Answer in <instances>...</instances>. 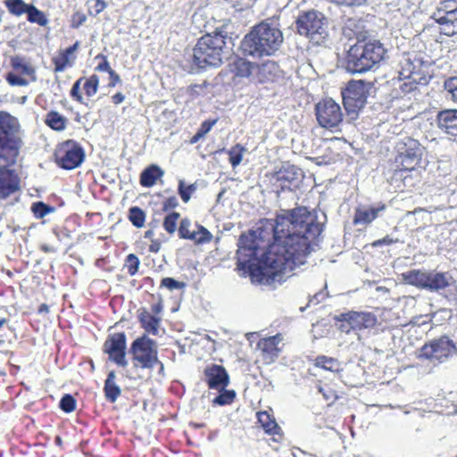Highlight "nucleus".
<instances>
[{
  "label": "nucleus",
  "mask_w": 457,
  "mask_h": 457,
  "mask_svg": "<svg viewBox=\"0 0 457 457\" xmlns=\"http://www.w3.org/2000/svg\"><path fill=\"white\" fill-rule=\"evenodd\" d=\"M79 42L77 41L73 46L68 47L61 54H62L63 55H65L66 57L69 58L70 55L74 54V52L79 48Z\"/></svg>",
  "instance_id": "58"
},
{
  "label": "nucleus",
  "mask_w": 457,
  "mask_h": 457,
  "mask_svg": "<svg viewBox=\"0 0 457 457\" xmlns=\"http://www.w3.org/2000/svg\"><path fill=\"white\" fill-rule=\"evenodd\" d=\"M28 21L33 23H37L40 26H45L47 24L48 20L43 12L38 10L33 4H29V9L27 10Z\"/></svg>",
  "instance_id": "32"
},
{
  "label": "nucleus",
  "mask_w": 457,
  "mask_h": 457,
  "mask_svg": "<svg viewBox=\"0 0 457 457\" xmlns=\"http://www.w3.org/2000/svg\"><path fill=\"white\" fill-rule=\"evenodd\" d=\"M316 117L319 124L326 129H334L343 120L339 104L331 98L324 99L316 104Z\"/></svg>",
  "instance_id": "14"
},
{
  "label": "nucleus",
  "mask_w": 457,
  "mask_h": 457,
  "mask_svg": "<svg viewBox=\"0 0 457 457\" xmlns=\"http://www.w3.org/2000/svg\"><path fill=\"white\" fill-rule=\"evenodd\" d=\"M226 36L222 31L203 36L193 49L194 64L200 69L217 67L222 62Z\"/></svg>",
  "instance_id": "6"
},
{
  "label": "nucleus",
  "mask_w": 457,
  "mask_h": 457,
  "mask_svg": "<svg viewBox=\"0 0 457 457\" xmlns=\"http://www.w3.org/2000/svg\"><path fill=\"white\" fill-rule=\"evenodd\" d=\"M179 205V201L176 196L167 198L163 202V211L168 212L169 210L174 209Z\"/></svg>",
  "instance_id": "55"
},
{
  "label": "nucleus",
  "mask_w": 457,
  "mask_h": 457,
  "mask_svg": "<svg viewBox=\"0 0 457 457\" xmlns=\"http://www.w3.org/2000/svg\"><path fill=\"white\" fill-rule=\"evenodd\" d=\"M95 59L99 61L98 64L95 68L96 71H106L109 73L111 71H112L105 55L99 54L96 56Z\"/></svg>",
  "instance_id": "48"
},
{
  "label": "nucleus",
  "mask_w": 457,
  "mask_h": 457,
  "mask_svg": "<svg viewBox=\"0 0 457 457\" xmlns=\"http://www.w3.org/2000/svg\"><path fill=\"white\" fill-rule=\"evenodd\" d=\"M445 89L451 96V99L457 102V77H451L445 81Z\"/></svg>",
  "instance_id": "44"
},
{
  "label": "nucleus",
  "mask_w": 457,
  "mask_h": 457,
  "mask_svg": "<svg viewBox=\"0 0 457 457\" xmlns=\"http://www.w3.org/2000/svg\"><path fill=\"white\" fill-rule=\"evenodd\" d=\"M204 136L199 132L197 131L193 137L192 138L190 139V143L191 144H195L197 143L201 138H203Z\"/></svg>",
  "instance_id": "62"
},
{
  "label": "nucleus",
  "mask_w": 457,
  "mask_h": 457,
  "mask_svg": "<svg viewBox=\"0 0 457 457\" xmlns=\"http://www.w3.org/2000/svg\"><path fill=\"white\" fill-rule=\"evenodd\" d=\"M55 162L64 170H73L84 161L83 148L75 141L68 140L57 147L54 153Z\"/></svg>",
  "instance_id": "13"
},
{
  "label": "nucleus",
  "mask_w": 457,
  "mask_h": 457,
  "mask_svg": "<svg viewBox=\"0 0 457 457\" xmlns=\"http://www.w3.org/2000/svg\"><path fill=\"white\" fill-rule=\"evenodd\" d=\"M90 15L96 16L101 13L106 7L104 0H88L87 1Z\"/></svg>",
  "instance_id": "46"
},
{
  "label": "nucleus",
  "mask_w": 457,
  "mask_h": 457,
  "mask_svg": "<svg viewBox=\"0 0 457 457\" xmlns=\"http://www.w3.org/2000/svg\"><path fill=\"white\" fill-rule=\"evenodd\" d=\"M325 294L323 292H319L317 294H315L310 300V303H313V304H318L319 303H320L321 301L324 300L325 298Z\"/></svg>",
  "instance_id": "59"
},
{
  "label": "nucleus",
  "mask_w": 457,
  "mask_h": 457,
  "mask_svg": "<svg viewBox=\"0 0 457 457\" xmlns=\"http://www.w3.org/2000/svg\"><path fill=\"white\" fill-rule=\"evenodd\" d=\"M296 27L300 35L305 36L318 45L328 37L327 19L317 11L300 14L296 20Z\"/></svg>",
  "instance_id": "7"
},
{
  "label": "nucleus",
  "mask_w": 457,
  "mask_h": 457,
  "mask_svg": "<svg viewBox=\"0 0 457 457\" xmlns=\"http://www.w3.org/2000/svg\"><path fill=\"white\" fill-rule=\"evenodd\" d=\"M244 152L245 148L239 144H237L228 150V154L229 156V162L231 163L232 167L235 168L240 164Z\"/></svg>",
  "instance_id": "38"
},
{
  "label": "nucleus",
  "mask_w": 457,
  "mask_h": 457,
  "mask_svg": "<svg viewBox=\"0 0 457 457\" xmlns=\"http://www.w3.org/2000/svg\"><path fill=\"white\" fill-rule=\"evenodd\" d=\"M275 177L277 181L281 182L282 188L292 189L298 187L303 172L298 167L287 163L276 172Z\"/></svg>",
  "instance_id": "20"
},
{
  "label": "nucleus",
  "mask_w": 457,
  "mask_h": 457,
  "mask_svg": "<svg viewBox=\"0 0 457 457\" xmlns=\"http://www.w3.org/2000/svg\"><path fill=\"white\" fill-rule=\"evenodd\" d=\"M129 353L132 354V361L135 367L142 369H153L159 361L157 357V347L154 340L146 336L137 337L131 344Z\"/></svg>",
  "instance_id": "10"
},
{
  "label": "nucleus",
  "mask_w": 457,
  "mask_h": 457,
  "mask_svg": "<svg viewBox=\"0 0 457 457\" xmlns=\"http://www.w3.org/2000/svg\"><path fill=\"white\" fill-rule=\"evenodd\" d=\"M387 50L378 40L358 42L347 53L345 70L352 73H364L377 68L386 59Z\"/></svg>",
  "instance_id": "4"
},
{
  "label": "nucleus",
  "mask_w": 457,
  "mask_h": 457,
  "mask_svg": "<svg viewBox=\"0 0 457 457\" xmlns=\"http://www.w3.org/2000/svg\"><path fill=\"white\" fill-rule=\"evenodd\" d=\"M205 381L211 389L220 390L226 388L229 383L228 375L224 367L212 364L204 370Z\"/></svg>",
  "instance_id": "18"
},
{
  "label": "nucleus",
  "mask_w": 457,
  "mask_h": 457,
  "mask_svg": "<svg viewBox=\"0 0 457 457\" xmlns=\"http://www.w3.org/2000/svg\"><path fill=\"white\" fill-rule=\"evenodd\" d=\"M109 76H110V81L108 84L109 87H113L118 83L120 82V76L113 70L109 72Z\"/></svg>",
  "instance_id": "57"
},
{
  "label": "nucleus",
  "mask_w": 457,
  "mask_h": 457,
  "mask_svg": "<svg viewBox=\"0 0 457 457\" xmlns=\"http://www.w3.org/2000/svg\"><path fill=\"white\" fill-rule=\"evenodd\" d=\"M115 372L112 370L108 373L107 378L104 382V395L111 403H115L121 393L120 386L115 382Z\"/></svg>",
  "instance_id": "26"
},
{
  "label": "nucleus",
  "mask_w": 457,
  "mask_h": 457,
  "mask_svg": "<svg viewBox=\"0 0 457 457\" xmlns=\"http://www.w3.org/2000/svg\"><path fill=\"white\" fill-rule=\"evenodd\" d=\"M194 234L195 238H193L196 244H204L212 240V235L203 226L195 224Z\"/></svg>",
  "instance_id": "37"
},
{
  "label": "nucleus",
  "mask_w": 457,
  "mask_h": 457,
  "mask_svg": "<svg viewBox=\"0 0 457 457\" xmlns=\"http://www.w3.org/2000/svg\"><path fill=\"white\" fill-rule=\"evenodd\" d=\"M161 248V244L158 241H152L149 246V251L152 253H157Z\"/></svg>",
  "instance_id": "61"
},
{
  "label": "nucleus",
  "mask_w": 457,
  "mask_h": 457,
  "mask_svg": "<svg viewBox=\"0 0 457 457\" xmlns=\"http://www.w3.org/2000/svg\"><path fill=\"white\" fill-rule=\"evenodd\" d=\"M385 204L375 205H360L355 209L353 222L354 225L367 226L375 220L386 210Z\"/></svg>",
  "instance_id": "19"
},
{
  "label": "nucleus",
  "mask_w": 457,
  "mask_h": 457,
  "mask_svg": "<svg viewBox=\"0 0 457 457\" xmlns=\"http://www.w3.org/2000/svg\"><path fill=\"white\" fill-rule=\"evenodd\" d=\"M403 69L400 71V75L404 79L410 78L411 75L414 72L415 66L410 62V59L406 58L403 62Z\"/></svg>",
  "instance_id": "51"
},
{
  "label": "nucleus",
  "mask_w": 457,
  "mask_h": 457,
  "mask_svg": "<svg viewBox=\"0 0 457 457\" xmlns=\"http://www.w3.org/2000/svg\"><path fill=\"white\" fill-rule=\"evenodd\" d=\"M216 121V120L204 121L201 124V127L199 128L198 131L204 137L215 125Z\"/></svg>",
  "instance_id": "56"
},
{
  "label": "nucleus",
  "mask_w": 457,
  "mask_h": 457,
  "mask_svg": "<svg viewBox=\"0 0 457 457\" xmlns=\"http://www.w3.org/2000/svg\"><path fill=\"white\" fill-rule=\"evenodd\" d=\"M125 99V96L121 93H116L114 96H112V103L115 104H121Z\"/></svg>",
  "instance_id": "60"
},
{
  "label": "nucleus",
  "mask_w": 457,
  "mask_h": 457,
  "mask_svg": "<svg viewBox=\"0 0 457 457\" xmlns=\"http://www.w3.org/2000/svg\"><path fill=\"white\" fill-rule=\"evenodd\" d=\"M438 128L445 134L457 136V110L446 109L438 112L436 116Z\"/></svg>",
  "instance_id": "22"
},
{
  "label": "nucleus",
  "mask_w": 457,
  "mask_h": 457,
  "mask_svg": "<svg viewBox=\"0 0 457 457\" xmlns=\"http://www.w3.org/2000/svg\"><path fill=\"white\" fill-rule=\"evenodd\" d=\"M129 219L137 228H142L145 224V215L139 207H132L129 210Z\"/></svg>",
  "instance_id": "36"
},
{
  "label": "nucleus",
  "mask_w": 457,
  "mask_h": 457,
  "mask_svg": "<svg viewBox=\"0 0 457 457\" xmlns=\"http://www.w3.org/2000/svg\"><path fill=\"white\" fill-rule=\"evenodd\" d=\"M5 3L9 12L17 16L26 13L29 7V4H25L22 0H6Z\"/></svg>",
  "instance_id": "34"
},
{
  "label": "nucleus",
  "mask_w": 457,
  "mask_h": 457,
  "mask_svg": "<svg viewBox=\"0 0 457 457\" xmlns=\"http://www.w3.org/2000/svg\"><path fill=\"white\" fill-rule=\"evenodd\" d=\"M60 408L67 413L71 412L76 408V400L71 395H64L60 401Z\"/></svg>",
  "instance_id": "42"
},
{
  "label": "nucleus",
  "mask_w": 457,
  "mask_h": 457,
  "mask_svg": "<svg viewBox=\"0 0 457 457\" xmlns=\"http://www.w3.org/2000/svg\"><path fill=\"white\" fill-rule=\"evenodd\" d=\"M395 163L404 170H412L420 165L424 148L420 142L412 137H405L396 144Z\"/></svg>",
  "instance_id": "9"
},
{
  "label": "nucleus",
  "mask_w": 457,
  "mask_h": 457,
  "mask_svg": "<svg viewBox=\"0 0 457 457\" xmlns=\"http://www.w3.org/2000/svg\"><path fill=\"white\" fill-rule=\"evenodd\" d=\"M283 33L278 19L270 18L255 25L241 42L245 55L263 57L274 54L282 46Z\"/></svg>",
  "instance_id": "2"
},
{
  "label": "nucleus",
  "mask_w": 457,
  "mask_h": 457,
  "mask_svg": "<svg viewBox=\"0 0 457 457\" xmlns=\"http://www.w3.org/2000/svg\"><path fill=\"white\" fill-rule=\"evenodd\" d=\"M162 305L161 304H155L152 306V311L154 314H158L162 312Z\"/></svg>",
  "instance_id": "63"
},
{
  "label": "nucleus",
  "mask_w": 457,
  "mask_h": 457,
  "mask_svg": "<svg viewBox=\"0 0 457 457\" xmlns=\"http://www.w3.org/2000/svg\"><path fill=\"white\" fill-rule=\"evenodd\" d=\"M315 365L325 370L332 372H337L340 370V364L336 359L324 355L318 356L315 359Z\"/></svg>",
  "instance_id": "30"
},
{
  "label": "nucleus",
  "mask_w": 457,
  "mask_h": 457,
  "mask_svg": "<svg viewBox=\"0 0 457 457\" xmlns=\"http://www.w3.org/2000/svg\"><path fill=\"white\" fill-rule=\"evenodd\" d=\"M283 337L281 334H277L272 337L262 338L258 344V348L262 351L263 358L267 363L274 362L281 352V344Z\"/></svg>",
  "instance_id": "21"
},
{
  "label": "nucleus",
  "mask_w": 457,
  "mask_h": 457,
  "mask_svg": "<svg viewBox=\"0 0 457 457\" xmlns=\"http://www.w3.org/2000/svg\"><path fill=\"white\" fill-rule=\"evenodd\" d=\"M341 325L343 331L349 332L353 330H361L364 328H373L377 323V318L370 312H352L342 314Z\"/></svg>",
  "instance_id": "16"
},
{
  "label": "nucleus",
  "mask_w": 457,
  "mask_h": 457,
  "mask_svg": "<svg viewBox=\"0 0 457 457\" xmlns=\"http://www.w3.org/2000/svg\"><path fill=\"white\" fill-rule=\"evenodd\" d=\"M104 353L109 354L110 360L117 365L126 367V336L124 333L110 335L104 344Z\"/></svg>",
  "instance_id": "15"
},
{
  "label": "nucleus",
  "mask_w": 457,
  "mask_h": 457,
  "mask_svg": "<svg viewBox=\"0 0 457 457\" xmlns=\"http://www.w3.org/2000/svg\"><path fill=\"white\" fill-rule=\"evenodd\" d=\"M161 287H166L170 291H174L183 289L186 287V284L172 278H164L161 281Z\"/></svg>",
  "instance_id": "45"
},
{
  "label": "nucleus",
  "mask_w": 457,
  "mask_h": 457,
  "mask_svg": "<svg viewBox=\"0 0 457 457\" xmlns=\"http://www.w3.org/2000/svg\"><path fill=\"white\" fill-rule=\"evenodd\" d=\"M54 71L57 72L63 71L66 68V66L70 63V60L68 57L63 55L62 54H60L58 57H55L54 59Z\"/></svg>",
  "instance_id": "50"
},
{
  "label": "nucleus",
  "mask_w": 457,
  "mask_h": 457,
  "mask_svg": "<svg viewBox=\"0 0 457 457\" xmlns=\"http://www.w3.org/2000/svg\"><path fill=\"white\" fill-rule=\"evenodd\" d=\"M258 421L267 434L273 436H280L281 428L267 411H260L257 413Z\"/></svg>",
  "instance_id": "27"
},
{
  "label": "nucleus",
  "mask_w": 457,
  "mask_h": 457,
  "mask_svg": "<svg viewBox=\"0 0 457 457\" xmlns=\"http://www.w3.org/2000/svg\"><path fill=\"white\" fill-rule=\"evenodd\" d=\"M431 18L440 25L442 34L453 36L457 33V1L440 2Z\"/></svg>",
  "instance_id": "12"
},
{
  "label": "nucleus",
  "mask_w": 457,
  "mask_h": 457,
  "mask_svg": "<svg viewBox=\"0 0 457 457\" xmlns=\"http://www.w3.org/2000/svg\"><path fill=\"white\" fill-rule=\"evenodd\" d=\"M219 391L220 395L212 400L213 404L223 406L233 402L236 396L235 391L226 390L225 388Z\"/></svg>",
  "instance_id": "35"
},
{
  "label": "nucleus",
  "mask_w": 457,
  "mask_h": 457,
  "mask_svg": "<svg viewBox=\"0 0 457 457\" xmlns=\"http://www.w3.org/2000/svg\"><path fill=\"white\" fill-rule=\"evenodd\" d=\"M254 71L257 73L258 81L264 83L274 79L278 72V66L275 62L267 61L261 65L256 64Z\"/></svg>",
  "instance_id": "23"
},
{
  "label": "nucleus",
  "mask_w": 457,
  "mask_h": 457,
  "mask_svg": "<svg viewBox=\"0 0 457 457\" xmlns=\"http://www.w3.org/2000/svg\"><path fill=\"white\" fill-rule=\"evenodd\" d=\"M39 312H48V306L45 303L41 304L38 310Z\"/></svg>",
  "instance_id": "64"
},
{
  "label": "nucleus",
  "mask_w": 457,
  "mask_h": 457,
  "mask_svg": "<svg viewBox=\"0 0 457 457\" xmlns=\"http://www.w3.org/2000/svg\"><path fill=\"white\" fill-rule=\"evenodd\" d=\"M399 240L397 238H393L389 236H386L385 237L381 239H378L372 243V246L378 247L383 245H392L395 243H397Z\"/></svg>",
  "instance_id": "54"
},
{
  "label": "nucleus",
  "mask_w": 457,
  "mask_h": 457,
  "mask_svg": "<svg viewBox=\"0 0 457 457\" xmlns=\"http://www.w3.org/2000/svg\"><path fill=\"white\" fill-rule=\"evenodd\" d=\"M11 62H12V68L18 73L26 75V76H31L33 80L36 79L34 68L24 58L16 56L12 59Z\"/></svg>",
  "instance_id": "29"
},
{
  "label": "nucleus",
  "mask_w": 457,
  "mask_h": 457,
  "mask_svg": "<svg viewBox=\"0 0 457 457\" xmlns=\"http://www.w3.org/2000/svg\"><path fill=\"white\" fill-rule=\"evenodd\" d=\"M87 20L86 15L81 12H76L71 16V27L79 28Z\"/></svg>",
  "instance_id": "53"
},
{
  "label": "nucleus",
  "mask_w": 457,
  "mask_h": 457,
  "mask_svg": "<svg viewBox=\"0 0 457 457\" xmlns=\"http://www.w3.org/2000/svg\"><path fill=\"white\" fill-rule=\"evenodd\" d=\"M18 120L6 112H0V165L15 163L21 145Z\"/></svg>",
  "instance_id": "5"
},
{
  "label": "nucleus",
  "mask_w": 457,
  "mask_h": 457,
  "mask_svg": "<svg viewBox=\"0 0 457 457\" xmlns=\"http://www.w3.org/2000/svg\"><path fill=\"white\" fill-rule=\"evenodd\" d=\"M83 88L85 90L86 95L88 97L94 96L98 90L99 87V78L97 75L93 74L89 78L83 80Z\"/></svg>",
  "instance_id": "33"
},
{
  "label": "nucleus",
  "mask_w": 457,
  "mask_h": 457,
  "mask_svg": "<svg viewBox=\"0 0 457 457\" xmlns=\"http://www.w3.org/2000/svg\"><path fill=\"white\" fill-rule=\"evenodd\" d=\"M9 166L0 165V199H5L20 189V179Z\"/></svg>",
  "instance_id": "17"
},
{
  "label": "nucleus",
  "mask_w": 457,
  "mask_h": 457,
  "mask_svg": "<svg viewBox=\"0 0 457 457\" xmlns=\"http://www.w3.org/2000/svg\"><path fill=\"white\" fill-rule=\"evenodd\" d=\"M46 122L51 129L57 131H62L66 127V119L56 112H49Z\"/></svg>",
  "instance_id": "31"
},
{
  "label": "nucleus",
  "mask_w": 457,
  "mask_h": 457,
  "mask_svg": "<svg viewBox=\"0 0 457 457\" xmlns=\"http://www.w3.org/2000/svg\"><path fill=\"white\" fill-rule=\"evenodd\" d=\"M31 211L34 213L35 217L37 219H41L45 217L46 214L54 212V208L48 206L43 202H37L33 204L31 207Z\"/></svg>",
  "instance_id": "41"
},
{
  "label": "nucleus",
  "mask_w": 457,
  "mask_h": 457,
  "mask_svg": "<svg viewBox=\"0 0 457 457\" xmlns=\"http://www.w3.org/2000/svg\"><path fill=\"white\" fill-rule=\"evenodd\" d=\"M192 223L188 219H183L180 221V226L179 228V235L181 238L190 239L195 238V235L194 234V229H191Z\"/></svg>",
  "instance_id": "40"
},
{
  "label": "nucleus",
  "mask_w": 457,
  "mask_h": 457,
  "mask_svg": "<svg viewBox=\"0 0 457 457\" xmlns=\"http://www.w3.org/2000/svg\"><path fill=\"white\" fill-rule=\"evenodd\" d=\"M371 84L363 80H352L342 92L343 104L347 115L354 120L366 104Z\"/></svg>",
  "instance_id": "8"
},
{
  "label": "nucleus",
  "mask_w": 457,
  "mask_h": 457,
  "mask_svg": "<svg viewBox=\"0 0 457 457\" xmlns=\"http://www.w3.org/2000/svg\"><path fill=\"white\" fill-rule=\"evenodd\" d=\"M403 280L420 289L436 292L447 298L457 295V281L448 271L411 270L402 274Z\"/></svg>",
  "instance_id": "3"
},
{
  "label": "nucleus",
  "mask_w": 457,
  "mask_h": 457,
  "mask_svg": "<svg viewBox=\"0 0 457 457\" xmlns=\"http://www.w3.org/2000/svg\"><path fill=\"white\" fill-rule=\"evenodd\" d=\"M126 263L128 267V272L129 275L134 276L139 266V260L134 253H129L126 258Z\"/></svg>",
  "instance_id": "47"
},
{
  "label": "nucleus",
  "mask_w": 457,
  "mask_h": 457,
  "mask_svg": "<svg viewBox=\"0 0 457 457\" xmlns=\"http://www.w3.org/2000/svg\"><path fill=\"white\" fill-rule=\"evenodd\" d=\"M255 65L256 64L252 63L251 62L243 58L236 59L231 64L233 72L237 76L242 78H247L251 76L255 71Z\"/></svg>",
  "instance_id": "28"
},
{
  "label": "nucleus",
  "mask_w": 457,
  "mask_h": 457,
  "mask_svg": "<svg viewBox=\"0 0 457 457\" xmlns=\"http://www.w3.org/2000/svg\"><path fill=\"white\" fill-rule=\"evenodd\" d=\"M139 321L145 332L154 336L158 335L161 319L151 314L145 310L142 311L138 315Z\"/></svg>",
  "instance_id": "25"
},
{
  "label": "nucleus",
  "mask_w": 457,
  "mask_h": 457,
  "mask_svg": "<svg viewBox=\"0 0 457 457\" xmlns=\"http://www.w3.org/2000/svg\"><path fill=\"white\" fill-rule=\"evenodd\" d=\"M180 215L177 212L168 214L163 220V228L169 234H173L177 229V222Z\"/></svg>",
  "instance_id": "39"
},
{
  "label": "nucleus",
  "mask_w": 457,
  "mask_h": 457,
  "mask_svg": "<svg viewBox=\"0 0 457 457\" xmlns=\"http://www.w3.org/2000/svg\"><path fill=\"white\" fill-rule=\"evenodd\" d=\"M6 80L11 86L24 87L29 84V81L14 72H9L6 75Z\"/></svg>",
  "instance_id": "49"
},
{
  "label": "nucleus",
  "mask_w": 457,
  "mask_h": 457,
  "mask_svg": "<svg viewBox=\"0 0 457 457\" xmlns=\"http://www.w3.org/2000/svg\"><path fill=\"white\" fill-rule=\"evenodd\" d=\"M196 189L194 184L185 187L184 181L179 180V194L183 202L187 203L190 200L191 194Z\"/></svg>",
  "instance_id": "43"
},
{
  "label": "nucleus",
  "mask_w": 457,
  "mask_h": 457,
  "mask_svg": "<svg viewBox=\"0 0 457 457\" xmlns=\"http://www.w3.org/2000/svg\"><path fill=\"white\" fill-rule=\"evenodd\" d=\"M163 170L155 164L145 169L140 175V184L145 187H153L158 179L163 176Z\"/></svg>",
  "instance_id": "24"
},
{
  "label": "nucleus",
  "mask_w": 457,
  "mask_h": 457,
  "mask_svg": "<svg viewBox=\"0 0 457 457\" xmlns=\"http://www.w3.org/2000/svg\"><path fill=\"white\" fill-rule=\"evenodd\" d=\"M456 353V345L448 337L434 339L420 349L421 357L437 364L446 361Z\"/></svg>",
  "instance_id": "11"
},
{
  "label": "nucleus",
  "mask_w": 457,
  "mask_h": 457,
  "mask_svg": "<svg viewBox=\"0 0 457 457\" xmlns=\"http://www.w3.org/2000/svg\"><path fill=\"white\" fill-rule=\"evenodd\" d=\"M322 231V225L305 207L267 220L249 235H242L237 252V269L253 282H282L305 263L310 243Z\"/></svg>",
  "instance_id": "1"
},
{
  "label": "nucleus",
  "mask_w": 457,
  "mask_h": 457,
  "mask_svg": "<svg viewBox=\"0 0 457 457\" xmlns=\"http://www.w3.org/2000/svg\"><path fill=\"white\" fill-rule=\"evenodd\" d=\"M84 80L83 78L79 79L72 86L71 90V96L79 103H83V97L80 94V85Z\"/></svg>",
  "instance_id": "52"
}]
</instances>
